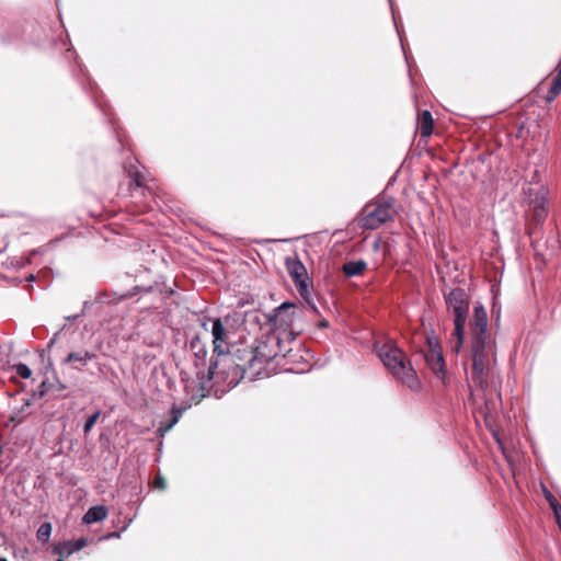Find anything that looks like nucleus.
<instances>
[{
	"mask_svg": "<svg viewBox=\"0 0 561 561\" xmlns=\"http://www.w3.org/2000/svg\"><path fill=\"white\" fill-rule=\"evenodd\" d=\"M289 344L276 331L256 339L251 348L252 357L248 363V368L241 367L232 358H228V368H233L234 370V377L229 380L228 385L236 387L239 383V376L242 378L245 374H249L251 379L254 377H267L268 370L265 365L271 364L280 356L289 362L294 360L295 355L293 354V348L288 347Z\"/></svg>",
	"mask_w": 561,
	"mask_h": 561,
	"instance_id": "obj_1",
	"label": "nucleus"
},
{
	"mask_svg": "<svg viewBox=\"0 0 561 561\" xmlns=\"http://www.w3.org/2000/svg\"><path fill=\"white\" fill-rule=\"evenodd\" d=\"M445 304L448 312L454 314V331L448 342L449 348L454 353H459L465 340V328L469 313V296L461 287L451 289L445 295Z\"/></svg>",
	"mask_w": 561,
	"mask_h": 561,
	"instance_id": "obj_2",
	"label": "nucleus"
},
{
	"mask_svg": "<svg viewBox=\"0 0 561 561\" xmlns=\"http://www.w3.org/2000/svg\"><path fill=\"white\" fill-rule=\"evenodd\" d=\"M375 348L382 364L391 371L396 379L412 390L419 388L420 381L413 367L407 364L405 355L393 342L382 345L376 344Z\"/></svg>",
	"mask_w": 561,
	"mask_h": 561,
	"instance_id": "obj_3",
	"label": "nucleus"
},
{
	"mask_svg": "<svg viewBox=\"0 0 561 561\" xmlns=\"http://www.w3.org/2000/svg\"><path fill=\"white\" fill-rule=\"evenodd\" d=\"M188 351L194 356V367H195V376L196 380L191 379L187 374L181 373V379L184 383L185 390L188 392L191 389L195 387V382H197L198 387L204 390L207 387V383L219 373L216 371L218 366L217 363L210 362L207 366L206 364V346L202 342L198 334L194 335L188 342Z\"/></svg>",
	"mask_w": 561,
	"mask_h": 561,
	"instance_id": "obj_4",
	"label": "nucleus"
},
{
	"mask_svg": "<svg viewBox=\"0 0 561 561\" xmlns=\"http://www.w3.org/2000/svg\"><path fill=\"white\" fill-rule=\"evenodd\" d=\"M490 335H471L472 380L481 388L488 387L486 375L490 369Z\"/></svg>",
	"mask_w": 561,
	"mask_h": 561,
	"instance_id": "obj_5",
	"label": "nucleus"
},
{
	"mask_svg": "<svg viewBox=\"0 0 561 561\" xmlns=\"http://www.w3.org/2000/svg\"><path fill=\"white\" fill-rule=\"evenodd\" d=\"M393 198L385 202L367 203L357 216V224L365 230H376L388 220H393L391 208Z\"/></svg>",
	"mask_w": 561,
	"mask_h": 561,
	"instance_id": "obj_6",
	"label": "nucleus"
},
{
	"mask_svg": "<svg viewBox=\"0 0 561 561\" xmlns=\"http://www.w3.org/2000/svg\"><path fill=\"white\" fill-rule=\"evenodd\" d=\"M298 306L290 301H284L282 305L273 309L270 313L265 314L267 323L273 327L277 334H282L286 342L293 343L296 334L289 330L294 320L298 314Z\"/></svg>",
	"mask_w": 561,
	"mask_h": 561,
	"instance_id": "obj_7",
	"label": "nucleus"
},
{
	"mask_svg": "<svg viewBox=\"0 0 561 561\" xmlns=\"http://www.w3.org/2000/svg\"><path fill=\"white\" fill-rule=\"evenodd\" d=\"M286 267L289 276L291 277L299 295L308 301L313 311H317V307L312 304L310 299L309 284L310 279L308 277L307 268L302 264V262L297 257H286Z\"/></svg>",
	"mask_w": 561,
	"mask_h": 561,
	"instance_id": "obj_8",
	"label": "nucleus"
},
{
	"mask_svg": "<svg viewBox=\"0 0 561 561\" xmlns=\"http://www.w3.org/2000/svg\"><path fill=\"white\" fill-rule=\"evenodd\" d=\"M211 335L214 352H218L219 355L228 354V333L220 318L211 320Z\"/></svg>",
	"mask_w": 561,
	"mask_h": 561,
	"instance_id": "obj_9",
	"label": "nucleus"
},
{
	"mask_svg": "<svg viewBox=\"0 0 561 561\" xmlns=\"http://www.w3.org/2000/svg\"><path fill=\"white\" fill-rule=\"evenodd\" d=\"M470 335H489L488 334V314L481 302L473 307V316L469 322Z\"/></svg>",
	"mask_w": 561,
	"mask_h": 561,
	"instance_id": "obj_10",
	"label": "nucleus"
},
{
	"mask_svg": "<svg viewBox=\"0 0 561 561\" xmlns=\"http://www.w3.org/2000/svg\"><path fill=\"white\" fill-rule=\"evenodd\" d=\"M547 204H548V198L546 196V193L540 191V192H537L534 196V198L530 199L529 202V214L533 218V220L538 224V225H541L546 217H547Z\"/></svg>",
	"mask_w": 561,
	"mask_h": 561,
	"instance_id": "obj_11",
	"label": "nucleus"
},
{
	"mask_svg": "<svg viewBox=\"0 0 561 561\" xmlns=\"http://www.w3.org/2000/svg\"><path fill=\"white\" fill-rule=\"evenodd\" d=\"M425 360L435 376L446 383L447 370L443 356V351H433L425 354Z\"/></svg>",
	"mask_w": 561,
	"mask_h": 561,
	"instance_id": "obj_12",
	"label": "nucleus"
},
{
	"mask_svg": "<svg viewBox=\"0 0 561 561\" xmlns=\"http://www.w3.org/2000/svg\"><path fill=\"white\" fill-rule=\"evenodd\" d=\"M96 357L95 353L87 350L70 352L62 360V364H72V368L81 370L88 363Z\"/></svg>",
	"mask_w": 561,
	"mask_h": 561,
	"instance_id": "obj_13",
	"label": "nucleus"
},
{
	"mask_svg": "<svg viewBox=\"0 0 561 561\" xmlns=\"http://www.w3.org/2000/svg\"><path fill=\"white\" fill-rule=\"evenodd\" d=\"M85 545L87 540L84 538L58 542L53 546V553L58 554L60 557H68L83 549Z\"/></svg>",
	"mask_w": 561,
	"mask_h": 561,
	"instance_id": "obj_14",
	"label": "nucleus"
},
{
	"mask_svg": "<svg viewBox=\"0 0 561 561\" xmlns=\"http://www.w3.org/2000/svg\"><path fill=\"white\" fill-rule=\"evenodd\" d=\"M183 409L178 408L175 405L171 409V419L169 421H163L160 423L157 435L160 438H163L164 435L179 422L180 417L182 416Z\"/></svg>",
	"mask_w": 561,
	"mask_h": 561,
	"instance_id": "obj_15",
	"label": "nucleus"
},
{
	"mask_svg": "<svg viewBox=\"0 0 561 561\" xmlns=\"http://www.w3.org/2000/svg\"><path fill=\"white\" fill-rule=\"evenodd\" d=\"M150 290H151V286H149V287L134 286L133 288H130L126 293H123V294L114 293L115 297L113 299H110L107 297V295L104 294V295L99 297V301L100 302H112L114 300L121 301L123 299L134 297V296L138 295L139 293H142V291L144 293H149Z\"/></svg>",
	"mask_w": 561,
	"mask_h": 561,
	"instance_id": "obj_16",
	"label": "nucleus"
},
{
	"mask_svg": "<svg viewBox=\"0 0 561 561\" xmlns=\"http://www.w3.org/2000/svg\"><path fill=\"white\" fill-rule=\"evenodd\" d=\"M107 516V507L104 505H95L88 510L83 515V524L90 525L103 520Z\"/></svg>",
	"mask_w": 561,
	"mask_h": 561,
	"instance_id": "obj_17",
	"label": "nucleus"
},
{
	"mask_svg": "<svg viewBox=\"0 0 561 561\" xmlns=\"http://www.w3.org/2000/svg\"><path fill=\"white\" fill-rule=\"evenodd\" d=\"M367 268V263L364 260L348 261L343 264L342 272L345 277H355Z\"/></svg>",
	"mask_w": 561,
	"mask_h": 561,
	"instance_id": "obj_18",
	"label": "nucleus"
},
{
	"mask_svg": "<svg viewBox=\"0 0 561 561\" xmlns=\"http://www.w3.org/2000/svg\"><path fill=\"white\" fill-rule=\"evenodd\" d=\"M420 131L422 137H428L433 133L434 121L430 111L424 110L419 116Z\"/></svg>",
	"mask_w": 561,
	"mask_h": 561,
	"instance_id": "obj_19",
	"label": "nucleus"
},
{
	"mask_svg": "<svg viewBox=\"0 0 561 561\" xmlns=\"http://www.w3.org/2000/svg\"><path fill=\"white\" fill-rule=\"evenodd\" d=\"M128 178L130 179V186H135L136 188H140L144 186L141 180V173L138 171L137 167L130 163L128 167H125Z\"/></svg>",
	"mask_w": 561,
	"mask_h": 561,
	"instance_id": "obj_20",
	"label": "nucleus"
},
{
	"mask_svg": "<svg viewBox=\"0 0 561 561\" xmlns=\"http://www.w3.org/2000/svg\"><path fill=\"white\" fill-rule=\"evenodd\" d=\"M53 526L49 522L43 523L36 531V538L42 543H47L50 539Z\"/></svg>",
	"mask_w": 561,
	"mask_h": 561,
	"instance_id": "obj_21",
	"label": "nucleus"
},
{
	"mask_svg": "<svg viewBox=\"0 0 561 561\" xmlns=\"http://www.w3.org/2000/svg\"><path fill=\"white\" fill-rule=\"evenodd\" d=\"M561 92V79L553 78L548 90V94L546 95L547 102H552Z\"/></svg>",
	"mask_w": 561,
	"mask_h": 561,
	"instance_id": "obj_22",
	"label": "nucleus"
},
{
	"mask_svg": "<svg viewBox=\"0 0 561 561\" xmlns=\"http://www.w3.org/2000/svg\"><path fill=\"white\" fill-rule=\"evenodd\" d=\"M426 342L428 345V352L442 351L439 339L434 333V331H431V333L426 336Z\"/></svg>",
	"mask_w": 561,
	"mask_h": 561,
	"instance_id": "obj_23",
	"label": "nucleus"
},
{
	"mask_svg": "<svg viewBox=\"0 0 561 561\" xmlns=\"http://www.w3.org/2000/svg\"><path fill=\"white\" fill-rule=\"evenodd\" d=\"M101 415V411L98 410L96 412H94L92 415H90L85 422H84V425H83V432L84 434H88L91 432L92 427L94 426V424L96 423V421L99 420Z\"/></svg>",
	"mask_w": 561,
	"mask_h": 561,
	"instance_id": "obj_24",
	"label": "nucleus"
},
{
	"mask_svg": "<svg viewBox=\"0 0 561 561\" xmlns=\"http://www.w3.org/2000/svg\"><path fill=\"white\" fill-rule=\"evenodd\" d=\"M13 368L15 369L16 374L24 379H27L32 376V370L26 364L19 363L14 365Z\"/></svg>",
	"mask_w": 561,
	"mask_h": 561,
	"instance_id": "obj_25",
	"label": "nucleus"
},
{
	"mask_svg": "<svg viewBox=\"0 0 561 561\" xmlns=\"http://www.w3.org/2000/svg\"><path fill=\"white\" fill-rule=\"evenodd\" d=\"M389 3H390L391 13H392V19H393V22H394L396 30H397L398 34H400V30H399V25H398V23H397V19H396V13H394V9H393L392 0H389ZM399 36H400V41H402L401 35H399ZM401 46H402V49H404L403 42H401ZM403 51L405 53V50H403Z\"/></svg>",
	"mask_w": 561,
	"mask_h": 561,
	"instance_id": "obj_26",
	"label": "nucleus"
},
{
	"mask_svg": "<svg viewBox=\"0 0 561 561\" xmlns=\"http://www.w3.org/2000/svg\"><path fill=\"white\" fill-rule=\"evenodd\" d=\"M546 499L549 502V505L551 508L560 505L559 502L557 501V499L549 491H546Z\"/></svg>",
	"mask_w": 561,
	"mask_h": 561,
	"instance_id": "obj_27",
	"label": "nucleus"
},
{
	"mask_svg": "<svg viewBox=\"0 0 561 561\" xmlns=\"http://www.w3.org/2000/svg\"><path fill=\"white\" fill-rule=\"evenodd\" d=\"M165 486V480L162 477H157L154 480V488L163 490Z\"/></svg>",
	"mask_w": 561,
	"mask_h": 561,
	"instance_id": "obj_28",
	"label": "nucleus"
},
{
	"mask_svg": "<svg viewBox=\"0 0 561 561\" xmlns=\"http://www.w3.org/2000/svg\"><path fill=\"white\" fill-rule=\"evenodd\" d=\"M127 527H128V525H125L121 531L110 533L104 538H106V539L119 538L121 537V533L124 531Z\"/></svg>",
	"mask_w": 561,
	"mask_h": 561,
	"instance_id": "obj_29",
	"label": "nucleus"
},
{
	"mask_svg": "<svg viewBox=\"0 0 561 561\" xmlns=\"http://www.w3.org/2000/svg\"><path fill=\"white\" fill-rule=\"evenodd\" d=\"M47 392H48L47 382L46 381H42L41 385H39V394L44 396Z\"/></svg>",
	"mask_w": 561,
	"mask_h": 561,
	"instance_id": "obj_30",
	"label": "nucleus"
},
{
	"mask_svg": "<svg viewBox=\"0 0 561 561\" xmlns=\"http://www.w3.org/2000/svg\"><path fill=\"white\" fill-rule=\"evenodd\" d=\"M556 520L558 522L559 518H561V505H558L557 507L552 508Z\"/></svg>",
	"mask_w": 561,
	"mask_h": 561,
	"instance_id": "obj_31",
	"label": "nucleus"
},
{
	"mask_svg": "<svg viewBox=\"0 0 561 561\" xmlns=\"http://www.w3.org/2000/svg\"><path fill=\"white\" fill-rule=\"evenodd\" d=\"M75 59H76V62H77V65H78V67H79L80 72H81L82 75H84V76H85V70H87V69H85V67H84V66L79 61V57H78L77 55L75 56Z\"/></svg>",
	"mask_w": 561,
	"mask_h": 561,
	"instance_id": "obj_32",
	"label": "nucleus"
},
{
	"mask_svg": "<svg viewBox=\"0 0 561 561\" xmlns=\"http://www.w3.org/2000/svg\"><path fill=\"white\" fill-rule=\"evenodd\" d=\"M58 335H59V332H57V333H55V334H54L53 339L49 341V343H48V345H47V347H48V348H50V347L55 344V342H56V340H57Z\"/></svg>",
	"mask_w": 561,
	"mask_h": 561,
	"instance_id": "obj_33",
	"label": "nucleus"
},
{
	"mask_svg": "<svg viewBox=\"0 0 561 561\" xmlns=\"http://www.w3.org/2000/svg\"><path fill=\"white\" fill-rule=\"evenodd\" d=\"M35 279H36V276L34 274H28L25 277V280L28 282V283H33V282H35Z\"/></svg>",
	"mask_w": 561,
	"mask_h": 561,
	"instance_id": "obj_34",
	"label": "nucleus"
},
{
	"mask_svg": "<svg viewBox=\"0 0 561 561\" xmlns=\"http://www.w3.org/2000/svg\"><path fill=\"white\" fill-rule=\"evenodd\" d=\"M557 71H558V73H557L556 78L561 79V58L558 64Z\"/></svg>",
	"mask_w": 561,
	"mask_h": 561,
	"instance_id": "obj_35",
	"label": "nucleus"
},
{
	"mask_svg": "<svg viewBox=\"0 0 561 561\" xmlns=\"http://www.w3.org/2000/svg\"><path fill=\"white\" fill-rule=\"evenodd\" d=\"M319 327H320V328H323V329H324V328H328V327H329V321H328V320H322V321H320V322H319Z\"/></svg>",
	"mask_w": 561,
	"mask_h": 561,
	"instance_id": "obj_36",
	"label": "nucleus"
},
{
	"mask_svg": "<svg viewBox=\"0 0 561 561\" xmlns=\"http://www.w3.org/2000/svg\"><path fill=\"white\" fill-rule=\"evenodd\" d=\"M79 317H80V314L69 316V317H67V320H68V321H75V320H77Z\"/></svg>",
	"mask_w": 561,
	"mask_h": 561,
	"instance_id": "obj_37",
	"label": "nucleus"
},
{
	"mask_svg": "<svg viewBox=\"0 0 561 561\" xmlns=\"http://www.w3.org/2000/svg\"><path fill=\"white\" fill-rule=\"evenodd\" d=\"M496 442L500 445V447L503 448V444H502L501 439L497 436H496Z\"/></svg>",
	"mask_w": 561,
	"mask_h": 561,
	"instance_id": "obj_38",
	"label": "nucleus"
},
{
	"mask_svg": "<svg viewBox=\"0 0 561 561\" xmlns=\"http://www.w3.org/2000/svg\"><path fill=\"white\" fill-rule=\"evenodd\" d=\"M162 446H163V443L161 442V443H160V446H159V450H161V449H162Z\"/></svg>",
	"mask_w": 561,
	"mask_h": 561,
	"instance_id": "obj_39",
	"label": "nucleus"
},
{
	"mask_svg": "<svg viewBox=\"0 0 561 561\" xmlns=\"http://www.w3.org/2000/svg\"><path fill=\"white\" fill-rule=\"evenodd\" d=\"M89 84L92 87L91 78H88Z\"/></svg>",
	"mask_w": 561,
	"mask_h": 561,
	"instance_id": "obj_40",
	"label": "nucleus"
},
{
	"mask_svg": "<svg viewBox=\"0 0 561 561\" xmlns=\"http://www.w3.org/2000/svg\"><path fill=\"white\" fill-rule=\"evenodd\" d=\"M0 561H8V560H7V559H4V558H0Z\"/></svg>",
	"mask_w": 561,
	"mask_h": 561,
	"instance_id": "obj_41",
	"label": "nucleus"
},
{
	"mask_svg": "<svg viewBox=\"0 0 561 561\" xmlns=\"http://www.w3.org/2000/svg\"><path fill=\"white\" fill-rule=\"evenodd\" d=\"M56 561H64V560H62V557H60V558H59L58 560H56Z\"/></svg>",
	"mask_w": 561,
	"mask_h": 561,
	"instance_id": "obj_42",
	"label": "nucleus"
},
{
	"mask_svg": "<svg viewBox=\"0 0 561 561\" xmlns=\"http://www.w3.org/2000/svg\"><path fill=\"white\" fill-rule=\"evenodd\" d=\"M3 250L0 249V253L2 252Z\"/></svg>",
	"mask_w": 561,
	"mask_h": 561,
	"instance_id": "obj_43",
	"label": "nucleus"
}]
</instances>
